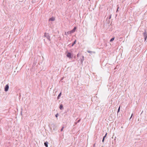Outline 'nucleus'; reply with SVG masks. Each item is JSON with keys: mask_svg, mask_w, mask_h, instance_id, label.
<instances>
[{"mask_svg": "<svg viewBox=\"0 0 147 147\" xmlns=\"http://www.w3.org/2000/svg\"><path fill=\"white\" fill-rule=\"evenodd\" d=\"M9 88V86L8 84H7L5 87L4 90L5 92H7L8 91Z\"/></svg>", "mask_w": 147, "mask_h": 147, "instance_id": "nucleus-2", "label": "nucleus"}, {"mask_svg": "<svg viewBox=\"0 0 147 147\" xmlns=\"http://www.w3.org/2000/svg\"><path fill=\"white\" fill-rule=\"evenodd\" d=\"M107 133H106L105 135L103 137V138H105L106 137V136H107Z\"/></svg>", "mask_w": 147, "mask_h": 147, "instance_id": "nucleus-16", "label": "nucleus"}, {"mask_svg": "<svg viewBox=\"0 0 147 147\" xmlns=\"http://www.w3.org/2000/svg\"><path fill=\"white\" fill-rule=\"evenodd\" d=\"M80 120H78L77 121V123H79V122H80Z\"/></svg>", "mask_w": 147, "mask_h": 147, "instance_id": "nucleus-20", "label": "nucleus"}, {"mask_svg": "<svg viewBox=\"0 0 147 147\" xmlns=\"http://www.w3.org/2000/svg\"><path fill=\"white\" fill-rule=\"evenodd\" d=\"M144 38L145 40H146L147 37V34L146 33V32H145L144 34Z\"/></svg>", "mask_w": 147, "mask_h": 147, "instance_id": "nucleus-3", "label": "nucleus"}, {"mask_svg": "<svg viewBox=\"0 0 147 147\" xmlns=\"http://www.w3.org/2000/svg\"><path fill=\"white\" fill-rule=\"evenodd\" d=\"M132 115H133V114H131V117H130V119H131V117H132Z\"/></svg>", "mask_w": 147, "mask_h": 147, "instance_id": "nucleus-21", "label": "nucleus"}, {"mask_svg": "<svg viewBox=\"0 0 147 147\" xmlns=\"http://www.w3.org/2000/svg\"><path fill=\"white\" fill-rule=\"evenodd\" d=\"M118 8L117 9V11L118 10Z\"/></svg>", "mask_w": 147, "mask_h": 147, "instance_id": "nucleus-24", "label": "nucleus"}, {"mask_svg": "<svg viewBox=\"0 0 147 147\" xmlns=\"http://www.w3.org/2000/svg\"><path fill=\"white\" fill-rule=\"evenodd\" d=\"M104 140H105V138H103V139H102V142H103L104 141Z\"/></svg>", "mask_w": 147, "mask_h": 147, "instance_id": "nucleus-19", "label": "nucleus"}, {"mask_svg": "<svg viewBox=\"0 0 147 147\" xmlns=\"http://www.w3.org/2000/svg\"><path fill=\"white\" fill-rule=\"evenodd\" d=\"M55 20V18H54L52 17L50 18L49 20V21H54Z\"/></svg>", "mask_w": 147, "mask_h": 147, "instance_id": "nucleus-6", "label": "nucleus"}, {"mask_svg": "<svg viewBox=\"0 0 147 147\" xmlns=\"http://www.w3.org/2000/svg\"><path fill=\"white\" fill-rule=\"evenodd\" d=\"M67 56L69 58H70L71 57V54L70 53H68L67 54Z\"/></svg>", "mask_w": 147, "mask_h": 147, "instance_id": "nucleus-4", "label": "nucleus"}, {"mask_svg": "<svg viewBox=\"0 0 147 147\" xmlns=\"http://www.w3.org/2000/svg\"><path fill=\"white\" fill-rule=\"evenodd\" d=\"M76 27H74V28L72 30H71L70 31L71 32V33H74V32H75L76 30Z\"/></svg>", "mask_w": 147, "mask_h": 147, "instance_id": "nucleus-5", "label": "nucleus"}, {"mask_svg": "<svg viewBox=\"0 0 147 147\" xmlns=\"http://www.w3.org/2000/svg\"><path fill=\"white\" fill-rule=\"evenodd\" d=\"M48 143L47 142H46L44 143V145L46 147H47L48 146Z\"/></svg>", "mask_w": 147, "mask_h": 147, "instance_id": "nucleus-7", "label": "nucleus"}, {"mask_svg": "<svg viewBox=\"0 0 147 147\" xmlns=\"http://www.w3.org/2000/svg\"><path fill=\"white\" fill-rule=\"evenodd\" d=\"M61 95V92L58 95V98L59 99V98L60 97Z\"/></svg>", "mask_w": 147, "mask_h": 147, "instance_id": "nucleus-11", "label": "nucleus"}, {"mask_svg": "<svg viewBox=\"0 0 147 147\" xmlns=\"http://www.w3.org/2000/svg\"><path fill=\"white\" fill-rule=\"evenodd\" d=\"M67 33L66 32H65V34L66 35H67Z\"/></svg>", "mask_w": 147, "mask_h": 147, "instance_id": "nucleus-22", "label": "nucleus"}, {"mask_svg": "<svg viewBox=\"0 0 147 147\" xmlns=\"http://www.w3.org/2000/svg\"><path fill=\"white\" fill-rule=\"evenodd\" d=\"M84 56H82V58L81 59V61L82 63L83 61L84 60Z\"/></svg>", "mask_w": 147, "mask_h": 147, "instance_id": "nucleus-8", "label": "nucleus"}, {"mask_svg": "<svg viewBox=\"0 0 147 147\" xmlns=\"http://www.w3.org/2000/svg\"><path fill=\"white\" fill-rule=\"evenodd\" d=\"M120 106L119 107L118 109V111H117V113H118L120 111Z\"/></svg>", "mask_w": 147, "mask_h": 147, "instance_id": "nucleus-15", "label": "nucleus"}, {"mask_svg": "<svg viewBox=\"0 0 147 147\" xmlns=\"http://www.w3.org/2000/svg\"><path fill=\"white\" fill-rule=\"evenodd\" d=\"M78 54L77 55V57H78Z\"/></svg>", "mask_w": 147, "mask_h": 147, "instance_id": "nucleus-23", "label": "nucleus"}, {"mask_svg": "<svg viewBox=\"0 0 147 147\" xmlns=\"http://www.w3.org/2000/svg\"><path fill=\"white\" fill-rule=\"evenodd\" d=\"M76 40H75L74 42V43L72 44V46H73L76 43Z\"/></svg>", "mask_w": 147, "mask_h": 147, "instance_id": "nucleus-14", "label": "nucleus"}, {"mask_svg": "<svg viewBox=\"0 0 147 147\" xmlns=\"http://www.w3.org/2000/svg\"><path fill=\"white\" fill-rule=\"evenodd\" d=\"M87 52L89 53H95V52H92V51H87Z\"/></svg>", "mask_w": 147, "mask_h": 147, "instance_id": "nucleus-9", "label": "nucleus"}, {"mask_svg": "<svg viewBox=\"0 0 147 147\" xmlns=\"http://www.w3.org/2000/svg\"><path fill=\"white\" fill-rule=\"evenodd\" d=\"M63 107V106L62 105H61L59 107V109H60L61 110L62 109Z\"/></svg>", "mask_w": 147, "mask_h": 147, "instance_id": "nucleus-10", "label": "nucleus"}, {"mask_svg": "<svg viewBox=\"0 0 147 147\" xmlns=\"http://www.w3.org/2000/svg\"><path fill=\"white\" fill-rule=\"evenodd\" d=\"M64 128V127H62V128L61 129V131H63V129Z\"/></svg>", "mask_w": 147, "mask_h": 147, "instance_id": "nucleus-17", "label": "nucleus"}, {"mask_svg": "<svg viewBox=\"0 0 147 147\" xmlns=\"http://www.w3.org/2000/svg\"><path fill=\"white\" fill-rule=\"evenodd\" d=\"M58 113L56 115H55V117H57L58 116Z\"/></svg>", "mask_w": 147, "mask_h": 147, "instance_id": "nucleus-18", "label": "nucleus"}, {"mask_svg": "<svg viewBox=\"0 0 147 147\" xmlns=\"http://www.w3.org/2000/svg\"><path fill=\"white\" fill-rule=\"evenodd\" d=\"M114 38H113L111 39L110 40V41L112 42V41H113L114 40Z\"/></svg>", "mask_w": 147, "mask_h": 147, "instance_id": "nucleus-13", "label": "nucleus"}, {"mask_svg": "<svg viewBox=\"0 0 147 147\" xmlns=\"http://www.w3.org/2000/svg\"><path fill=\"white\" fill-rule=\"evenodd\" d=\"M67 33L68 34H71L72 33H71V31H68V32H67Z\"/></svg>", "mask_w": 147, "mask_h": 147, "instance_id": "nucleus-12", "label": "nucleus"}, {"mask_svg": "<svg viewBox=\"0 0 147 147\" xmlns=\"http://www.w3.org/2000/svg\"><path fill=\"white\" fill-rule=\"evenodd\" d=\"M44 36L47 39L48 41L49 42L50 41V37L49 36V34L48 33H45L44 35Z\"/></svg>", "mask_w": 147, "mask_h": 147, "instance_id": "nucleus-1", "label": "nucleus"}]
</instances>
